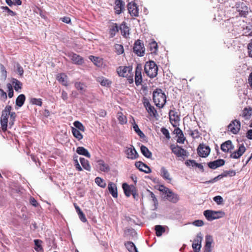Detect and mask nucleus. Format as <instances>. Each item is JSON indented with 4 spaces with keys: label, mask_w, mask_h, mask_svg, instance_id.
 <instances>
[{
    "label": "nucleus",
    "mask_w": 252,
    "mask_h": 252,
    "mask_svg": "<svg viewBox=\"0 0 252 252\" xmlns=\"http://www.w3.org/2000/svg\"><path fill=\"white\" fill-rule=\"evenodd\" d=\"M153 101L156 105L159 108H162L166 103V96L160 89H157L153 92Z\"/></svg>",
    "instance_id": "nucleus-1"
},
{
    "label": "nucleus",
    "mask_w": 252,
    "mask_h": 252,
    "mask_svg": "<svg viewBox=\"0 0 252 252\" xmlns=\"http://www.w3.org/2000/svg\"><path fill=\"white\" fill-rule=\"evenodd\" d=\"M144 71L147 76L153 78L158 74V67L155 62L151 61L146 63Z\"/></svg>",
    "instance_id": "nucleus-2"
},
{
    "label": "nucleus",
    "mask_w": 252,
    "mask_h": 252,
    "mask_svg": "<svg viewBox=\"0 0 252 252\" xmlns=\"http://www.w3.org/2000/svg\"><path fill=\"white\" fill-rule=\"evenodd\" d=\"M11 107L7 106L4 110L2 111V114L0 118V124L1 128L3 131H6L7 129L8 118L10 115V111H11Z\"/></svg>",
    "instance_id": "nucleus-3"
},
{
    "label": "nucleus",
    "mask_w": 252,
    "mask_h": 252,
    "mask_svg": "<svg viewBox=\"0 0 252 252\" xmlns=\"http://www.w3.org/2000/svg\"><path fill=\"white\" fill-rule=\"evenodd\" d=\"M203 214L209 221L222 218L224 215V212L222 211H215L210 210L204 211Z\"/></svg>",
    "instance_id": "nucleus-4"
},
{
    "label": "nucleus",
    "mask_w": 252,
    "mask_h": 252,
    "mask_svg": "<svg viewBox=\"0 0 252 252\" xmlns=\"http://www.w3.org/2000/svg\"><path fill=\"white\" fill-rule=\"evenodd\" d=\"M161 187L164 188V193L166 194V198L168 200L173 203H176L178 201L179 198L177 194L174 193L168 188H166L163 186H161Z\"/></svg>",
    "instance_id": "nucleus-5"
},
{
    "label": "nucleus",
    "mask_w": 252,
    "mask_h": 252,
    "mask_svg": "<svg viewBox=\"0 0 252 252\" xmlns=\"http://www.w3.org/2000/svg\"><path fill=\"white\" fill-rule=\"evenodd\" d=\"M133 51L138 56H143L145 53V47L144 44L140 40L135 41L134 47Z\"/></svg>",
    "instance_id": "nucleus-6"
},
{
    "label": "nucleus",
    "mask_w": 252,
    "mask_h": 252,
    "mask_svg": "<svg viewBox=\"0 0 252 252\" xmlns=\"http://www.w3.org/2000/svg\"><path fill=\"white\" fill-rule=\"evenodd\" d=\"M228 129L234 134H237L241 128L240 122L237 120L232 121L227 126Z\"/></svg>",
    "instance_id": "nucleus-7"
},
{
    "label": "nucleus",
    "mask_w": 252,
    "mask_h": 252,
    "mask_svg": "<svg viewBox=\"0 0 252 252\" xmlns=\"http://www.w3.org/2000/svg\"><path fill=\"white\" fill-rule=\"evenodd\" d=\"M170 149L172 153L179 157H184L188 156V153L186 150L182 148L179 146H175L173 144L171 145Z\"/></svg>",
    "instance_id": "nucleus-8"
},
{
    "label": "nucleus",
    "mask_w": 252,
    "mask_h": 252,
    "mask_svg": "<svg viewBox=\"0 0 252 252\" xmlns=\"http://www.w3.org/2000/svg\"><path fill=\"white\" fill-rule=\"evenodd\" d=\"M203 237L201 233L197 234L196 238L194 239L192 244V247L194 252H199L201 247V242Z\"/></svg>",
    "instance_id": "nucleus-9"
},
{
    "label": "nucleus",
    "mask_w": 252,
    "mask_h": 252,
    "mask_svg": "<svg viewBox=\"0 0 252 252\" xmlns=\"http://www.w3.org/2000/svg\"><path fill=\"white\" fill-rule=\"evenodd\" d=\"M132 72L131 66H119L117 69V72L120 76L127 77L130 76Z\"/></svg>",
    "instance_id": "nucleus-10"
},
{
    "label": "nucleus",
    "mask_w": 252,
    "mask_h": 252,
    "mask_svg": "<svg viewBox=\"0 0 252 252\" xmlns=\"http://www.w3.org/2000/svg\"><path fill=\"white\" fill-rule=\"evenodd\" d=\"M125 152L127 158L129 159H135L138 157V154L132 145L129 147H126Z\"/></svg>",
    "instance_id": "nucleus-11"
},
{
    "label": "nucleus",
    "mask_w": 252,
    "mask_h": 252,
    "mask_svg": "<svg viewBox=\"0 0 252 252\" xmlns=\"http://www.w3.org/2000/svg\"><path fill=\"white\" fill-rule=\"evenodd\" d=\"M210 148L204 144H200L197 148L198 155L203 158L207 157L210 154Z\"/></svg>",
    "instance_id": "nucleus-12"
},
{
    "label": "nucleus",
    "mask_w": 252,
    "mask_h": 252,
    "mask_svg": "<svg viewBox=\"0 0 252 252\" xmlns=\"http://www.w3.org/2000/svg\"><path fill=\"white\" fill-rule=\"evenodd\" d=\"M127 9L128 13L132 17H138L139 16V9L135 2H129L127 4Z\"/></svg>",
    "instance_id": "nucleus-13"
},
{
    "label": "nucleus",
    "mask_w": 252,
    "mask_h": 252,
    "mask_svg": "<svg viewBox=\"0 0 252 252\" xmlns=\"http://www.w3.org/2000/svg\"><path fill=\"white\" fill-rule=\"evenodd\" d=\"M66 55L69 58L72 62L78 65H82L84 63V59L80 56L74 53H68Z\"/></svg>",
    "instance_id": "nucleus-14"
},
{
    "label": "nucleus",
    "mask_w": 252,
    "mask_h": 252,
    "mask_svg": "<svg viewBox=\"0 0 252 252\" xmlns=\"http://www.w3.org/2000/svg\"><path fill=\"white\" fill-rule=\"evenodd\" d=\"M169 120L173 127H176L180 121V118L178 116L177 112L174 110H170L169 113Z\"/></svg>",
    "instance_id": "nucleus-15"
},
{
    "label": "nucleus",
    "mask_w": 252,
    "mask_h": 252,
    "mask_svg": "<svg viewBox=\"0 0 252 252\" xmlns=\"http://www.w3.org/2000/svg\"><path fill=\"white\" fill-rule=\"evenodd\" d=\"M142 68L141 64H137L135 73V82L137 86L141 84L142 81V77L141 75Z\"/></svg>",
    "instance_id": "nucleus-16"
},
{
    "label": "nucleus",
    "mask_w": 252,
    "mask_h": 252,
    "mask_svg": "<svg viewBox=\"0 0 252 252\" xmlns=\"http://www.w3.org/2000/svg\"><path fill=\"white\" fill-rule=\"evenodd\" d=\"M246 151V148L244 146V144H241L239 145V149L236 151L233 152L230 155V158L237 159L239 158L240 157H241L243 154Z\"/></svg>",
    "instance_id": "nucleus-17"
},
{
    "label": "nucleus",
    "mask_w": 252,
    "mask_h": 252,
    "mask_svg": "<svg viewBox=\"0 0 252 252\" xmlns=\"http://www.w3.org/2000/svg\"><path fill=\"white\" fill-rule=\"evenodd\" d=\"M115 12L117 14H121L125 9V3L122 0H116L115 1Z\"/></svg>",
    "instance_id": "nucleus-18"
},
{
    "label": "nucleus",
    "mask_w": 252,
    "mask_h": 252,
    "mask_svg": "<svg viewBox=\"0 0 252 252\" xmlns=\"http://www.w3.org/2000/svg\"><path fill=\"white\" fill-rule=\"evenodd\" d=\"M234 148V145L231 140H227L223 143L220 146L221 150L224 152H231Z\"/></svg>",
    "instance_id": "nucleus-19"
},
{
    "label": "nucleus",
    "mask_w": 252,
    "mask_h": 252,
    "mask_svg": "<svg viewBox=\"0 0 252 252\" xmlns=\"http://www.w3.org/2000/svg\"><path fill=\"white\" fill-rule=\"evenodd\" d=\"M122 188L125 195L127 197L130 196L132 192H133L136 189L133 185H128L126 183L123 184Z\"/></svg>",
    "instance_id": "nucleus-20"
},
{
    "label": "nucleus",
    "mask_w": 252,
    "mask_h": 252,
    "mask_svg": "<svg viewBox=\"0 0 252 252\" xmlns=\"http://www.w3.org/2000/svg\"><path fill=\"white\" fill-rule=\"evenodd\" d=\"M135 166L140 171L145 173H150L151 172V169L146 164L141 161H137L135 163Z\"/></svg>",
    "instance_id": "nucleus-21"
},
{
    "label": "nucleus",
    "mask_w": 252,
    "mask_h": 252,
    "mask_svg": "<svg viewBox=\"0 0 252 252\" xmlns=\"http://www.w3.org/2000/svg\"><path fill=\"white\" fill-rule=\"evenodd\" d=\"M225 163L224 160L219 159L213 161H211L208 163L209 168L212 169H215L223 165Z\"/></svg>",
    "instance_id": "nucleus-22"
},
{
    "label": "nucleus",
    "mask_w": 252,
    "mask_h": 252,
    "mask_svg": "<svg viewBox=\"0 0 252 252\" xmlns=\"http://www.w3.org/2000/svg\"><path fill=\"white\" fill-rule=\"evenodd\" d=\"M96 166L100 171L103 172H108L109 171L110 168L109 165L106 164L103 160L98 159L96 160Z\"/></svg>",
    "instance_id": "nucleus-23"
},
{
    "label": "nucleus",
    "mask_w": 252,
    "mask_h": 252,
    "mask_svg": "<svg viewBox=\"0 0 252 252\" xmlns=\"http://www.w3.org/2000/svg\"><path fill=\"white\" fill-rule=\"evenodd\" d=\"M160 175L164 180H167L169 182L171 181L172 178L170 177V173L168 170L165 167L162 166L161 167L160 170Z\"/></svg>",
    "instance_id": "nucleus-24"
},
{
    "label": "nucleus",
    "mask_w": 252,
    "mask_h": 252,
    "mask_svg": "<svg viewBox=\"0 0 252 252\" xmlns=\"http://www.w3.org/2000/svg\"><path fill=\"white\" fill-rule=\"evenodd\" d=\"M108 189L109 192L114 198H117L118 197L117 188L114 183L110 182L108 185Z\"/></svg>",
    "instance_id": "nucleus-25"
},
{
    "label": "nucleus",
    "mask_w": 252,
    "mask_h": 252,
    "mask_svg": "<svg viewBox=\"0 0 252 252\" xmlns=\"http://www.w3.org/2000/svg\"><path fill=\"white\" fill-rule=\"evenodd\" d=\"M205 241L204 251L211 252V244L213 242L212 237L210 235H207L205 237Z\"/></svg>",
    "instance_id": "nucleus-26"
},
{
    "label": "nucleus",
    "mask_w": 252,
    "mask_h": 252,
    "mask_svg": "<svg viewBox=\"0 0 252 252\" xmlns=\"http://www.w3.org/2000/svg\"><path fill=\"white\" fill-rule=\"evenodd\" d=\"M252 114V108L249 107V108H245L242 111V114L240 115L245 120H248L250 119Z\"/></svg>",
    "instance_id": "nucleus-27"
},
{
    "label": "nucleus",
    "mask_w": 252,
    "mask_h": 252,
    "mask_svg": "<svg viewBox=\"0 0 252 252\" xmlns=\"http://www.w3.org/2000/svg\"><path fill=\"white\" fill-rule=\"evenodd\" d=\"M76 152L80 155H83L89 158L91 157V155L88 151L83 147H77Z\"/></svg>",
    "instance_id": "nucleus-28"
},
{
    "label": "nucleus",
    "mask_w": 252,
    "mask_h": 252,
    "mask_svg": "<svg viewBox=\"0 0 252 252\" xmlns=\"http://www.w3.org/2000/svg\"><path fill=\"white\" fill-rule=\"evenodd\" d=\"M121 31V34L125 37H127L129 35V28L126 25L125 23L122 24L119 28Z\"/></svg>",
    "instance_id": "nucleus-29"
},
{
    "label": "nucleus",
    "mask_w": 252,
    "mask_h": 252,
    "mask_svg": "<svg viewBox=\"0 0 252 252\" xmlns=\"http://www.w3.org/2000/svg\"><path fill=\"white\" fill-rule=\"evenodd\" d=\"M141 152L143 155L148 158H151L152 157V153L144 145H142L140 147Z\"/></svg>",
    "instance_id": "nucleus-30"
},
{
    "label": "nucleus",
    "mask_w": 252,
    "mask_h": 252,
    "mask_svg": "<svg viewBox=\"0 0 252 252\" xmlns=\"http://www.w3.org/2000/svg\"><path fill=\"white\" fill-rule=\"evenodd\" d=\"M147 191L149 193L148 196H149V199H152V200L153 201V202L154 203V208H153V210H155L157 209L158 206V200H157L155 195L154 194V193L153 192L150 191L149 190H148Z\"/></svg>",
    "instance_id": "nucleus-31"
},
{
    "label": "nucleus",
    "mask_w": 252,
    "mask_h": 252,
    "mask_svg": "<svg viewBox=\"0 0 252 252\" xmlns=\"http://www.w3.org/2000/svg\"><path fill=\"white\" fill-rule=\"evenodd\" d=\"M57 80L64 86H67V76L64 73L58 74L57 76Z\"/></svg>",
    "instance_id": "nucleus-32"
},
{
    "label": "nucleus",
    "mask_w": 252,
    "mask_h": 252,
    "mask_svg": "<svg viewBox=\"0 0 252 252\" xmlns=\"http://www.w3.org/2000/svg\"><path fill=\"white\" fill-rule=\"evenodd\" d=\"M80 161L81 165L85 169L89 171H91V167L88 160L83 158H80Z\"/></svg>",
    "instance_id": "nucleus-33"
},
{
    "label": "nucleus",
    "mask_w": 252,
    "mask_h": 252,
    "mask_svg": "<svg viewBox=\"0 0 252 252\" xmlns=\"http://www.w3.org/2000/svg\"><path fill=\"white\" fill-rule=\"evenodd\" d=\"M25 99H26V97L24 94H20L16 98V104L18 107H22L24 103Z\"/></svg>",
    "instance_id": "nucleus-34"
},
{
    "label": "nucleus",
    "mask_w": 252,
    "mask_h": 252,
    "mask_svg": "<svg viewBox=\"0 0 252 252\" xmlns=\"http://www.w3.org/2000/svg\"><path fill=\"white\" fill-rule=\"evenodd\" d=\"M75 87L76 89L80 91L81 94H83L86 91V86L80 82H76L75 83Z\"/></svg>",
    "instance_id": "nucleus-35"
},
{
    "label": "nucleus",
    "mask_w": 252,
    "mask_h": 252,
    "mask_svg": "<svg viewBox=\"0 0 252 252\" xmlns=\"http://www.w3.org/2000/svg\"><path fill=\"white\" fill-rule=\"evenodd\" d=\"M117 119L119 122V123L121 125H124L126 123L127 119L125 115H124L122 112H119L117 115Z\"/></svg>",
    "instance_id": "nucleus-36"
},
{
    "label": "nucleus",
    "mask_w": 252,
    "mask_h": 252,
    "mask_svg": "<svg viewBox=\"0 0 252 252\" xmlns=\"http://www.w3.org/2000/svg\"><path fill=\"white\" fill-rule=\"evenodd\" d=\"M119 28L117 24H113L110 27V34L111 37H113L116 32L119 31Z\"/></svg>",
    "instance_id": "nucleus-37"
},
{
    "label": "nucleus",
    "mask_w": 252,
    "mask_h": 252,
    "mask_svg": "<svg viewBox=\"0 0 252 252\" xmlns=\"http://www.w3.org/2000/svg\"><path fill=\"white\" fill-rule=\"evenodd\" d=\"M126 249L130 252H138L137 248L134 244L131 242H127L125 244Z\"/></svg>",
    "instance_id": "nucleus-38"
},
{
    "label": "nucleus",
    "mask_w": 252,
    "mask_h": 252,
    "mask_svg": "<svg viewBox=\"0 0 252 252\" xmlns=\"http://www.w3.org/2000/svg\"><path fill=\"white\" fill-rule=\"evenodd\" d=\"M155 229L156 230V235L158 237L161 236L162 233L165 231V228L160 225H156Z\"/></svg>",
    "instance_id": "nucleus-39"
},
{
    "label": "nucleus",
    "mask_w": 252,
    "mask_h": 252,
    "mask_svg": "<svg viewBox=\"0 0 252 252\" xmlns=\"http://www.w3.org/2000/svg\"><path fill=\"white\" fill-rule=\"evenodd\" d=\"M71 130L73 136L78 140H81L83 138V135L78 129L72 127Z\"/></svg>",
    "instance_id": "nucleus-40"
},
{
    "label": "nucleus",
    "mask_w": 252,
    "mask_h": 252,
    "mask_svg": "<svg viewBox=\"0 0 252 252\" xmlns=\"http://www.w3.org/2000/svg\"><path fill=\"white\" fill-rule=\"evenodd\" d=\"M95 182L98 186L102 188H104L106 186L105 181L102 178L98 177L95 178Z\"/></svg>",
    "instance_id": "nucleus-41"
},
{
    "label": "nucleus",
    "mask_w": 252,
    "mask_h": 252,
    "mask_svg": "<svg viewBox=\"0 0 252 252\" xmlns=\"http://www.w3.org/2000/svg\"><path fill=\"white\" fill-rule=\"evenodd\" d=\"M133 128L134 129V130L141 138H143L144 137V134L139 128L138 125L135 122H134V124H133Z\"/></svg>",
    "instance_id": "nucleus-42"
},
{
    "label": "nucleus",
    "mask_w": 252,
    "mask_h": 252,
    "mask_svg": "<svg viewBox=\"0 0 252 252\" xmlns=\"http://www.w3.org/2000/svg\"><path fill=\"white\" fill-rule=\"evenodd\" d=\"M0 8L3 10V12L7 13V16H14L16 15V12L10 9L7 6H1Z\"/></svg>",
    "instance_id": "nucleus-43"
},
{
    "label": "nucleus",
    "mask_w": 252,
    "mask_h": 252,
    "mask_svg": "<svg viewBox=\"0 0 252 252\" xmlns=\"http://www.w3.org/2000/svg\"><path fill=\"white\" fill-rule=\"evenodd\" d=\"M97 81L103 86H107L111 84V81L103 77H99Z\"/></svg>",
    "instance_id": "nucleus-44"
},
{
    "label": "nucleus",
    "mask_w": 252,
    "mask_h": 252,
    "mask_svg": "<svg viewBox=\"0 0 252 252\" xmlns=\"http://www.w3.org/2000/svg\"><path fill=\"white\" fill-rule=\"evenodd\" d=\"M30 103L39 106H41L42 104V99L41 98H32L30 100Z\"/></svg>",
    "instance_id": "nucleus-45"
},
{
    "label": "nucleus",
    "mask_w": 252,
    "mask_h": 252,
    "mask_svg": "<svg viewBox=\"0 0 252 252\" xmlns=\"http://www.w3.org/2000/svg\"><path fill=\"white\" fill-rule=\"evenodd\" d=\"M74 126L75 127L76 129H78L79 130L84 131H85V127L82 125L81 123H80L79 121H75L73 123Z\"/></svg>",
    "instance_id": "nucleus-46"
},
{
    "label": "nucleus",
    "mask_w": 252,
    "mask_h": 252,
    "mask_svg": "<svg viewBox=\"0 0 252 252\" xmlns=\"http://www.w3.org/2000/svg\"><path fill=\"white\" fill-rule=\"evenodd\" d=\"M12 83L14 84V89L17 91L22 88V83L16 79H13Z\"/></svg>",
    "instance_id": "nucleus-47"
},
{
    "label": "nucleus",
    "mask_w": 252,
    "mask_h": 252,
    "mask_svg": "<svg viewBox=\"0 0 252 252\" xmlns=\"http://www.w3.org/2000/svg\"><path fill=\"white\" fill-rule=\"evenodd\" d=\"M146 110L151 116H153L155 117H156L157 112L154 106H151V107H148Z\"/></svg>",
    "instance_id": "nucleus-48"
},
{
    "label": "nucleus",
    "mask_w": 252,
    "mask_h": 252,
    "mask_svg": "<svg viewBox=\"0 0 252 252\" xmlns=\"http://www.w3.org/2000/svg\"><path fill=\"white\" fill-rule=\"evenodd\" d=\"M16 68L17 73L20 76H22L24 73V70L23 67L20 65L19 63H17L15 66Z\"/></svg>",
    "instance_id": "nucleus-49"
},
{
    "label": "nucleus",
    "mask_w": 252,
    "mask_h": 252,
    "mask_svg": "<svg viewBox=\"0 0 252 252\" xmlns=\"http://www.w3.org/2000/svg\"><path fill=\"white\" fill-rule=\"evenodd\" d=\"M150 48L151 51L155 53L158 49V45L156 41H153L150 44Z\"/></svg>",
    "instance_id": "nucleus-50"
},
{
    "label": "nucleus",
    "mask_w": 252,
    "mask_h": 252,
    "mask_svg": "<svg viewBox=\"0 0 252 252\" xmlns=\"http://www.w3.org/2000/svg\"><path fill=\"white\" fill-rule=\"evenodd\" d=\"M115 47L117 53L118 55L122 54L124 53V48L122 45L117 44L115 45Z\"/></svg>",
    "instance_id": "nucleus-51"
},
{
    "label": "nucleus",
    "mask_w": 252,
    "mask_h": 252,
    "mask_svg": "<svg viewBox=\"0 0 252 252\" xmlns=\"http://www.w3.org/2000/svg\"><path fill=\"white\" fill-rule=\"evenodd\" d=\"M243 8L242 10H241L240 9H239L238 10V11L240 13V14L242 16L245 17L248 13L249 8L247 6H245L244 8Z\"/></svg>",
    "instance_id": "nucleus-52"
},
{
    "label": "nucleus",
    "mask_w": 252,
    "mask_h": 252,
    "mask_svg": "<svg viewBox=\"0 0 252 252\" xmlns=\"http://www.w3.org/2000/svg\"><path fill=\"white\" fill-rule=\"evenodd\" d=\"M161 132L164 135H165L167 139H169L170 138V133L167 129L165 127H162L161 128Z\"/></svg>",
    "instance_id": "nucleus-53"
},
{
    "label": "nucleus",
    "mask_w": 252,
    "mask_h": 252,
    "mask_svg": "<svg viewBox=\"0 0 252 252\" xmlns=\"http://www.w3.org/2000/svg\"><path fill=\"white\" fill-rule=\"evenodd\" d=\"M213 200L218 205L221 204L223 202V200L222 197L220 195L215 196L213 198Z\"/></svg>",
    "instance_id": "nucleus-54"
},
{
    "label": "nucleus",
    "mask_w": 252,
    "mask_h": 252,
    "mask_svg": "<svg viewBox=\"0 0 252 252\" xmlns=\"http://www.w3.org/2000/svg\"><path fill=\"white\" fill-rule=\"evenodd\" d=\"M189 134L193 138H198L199 137V134L198 130H190Z\"/></svg>",
    "instance_id": "nucleus-55"
},
{
    "label": "nucleus",
    "mask_w": 252,
    "mask_h": 252,
    "mask_svg": "<svg viewBox=\"0 0 252 252\" xmlns=\"http://www.w3.org/2000/svg\"><path fill=\"white\" fill-rule=\"evenodd\" d=\"M7 88L8 89V96L11 98L13 96L14 92L12 87V86L10 84L8 83L7 84Z\"/></svg>",
    "instance_id": "nucleus-56"
},
{
    "label": "nucleus",
    "mask_w": 252,
    "mask_h": 252,
    "mask_svg": "<svg viewBox=\"0 0 252 252\" xmlns=\"http://www.w3.org/2000/svg\"><path fill=\"white\" fill-rule=\"evenodd\" d=\"M40 241L39 240H34V243L35 245V250L36 251H39L42 249V247L40 244Z\"/></svg>",
    "instance_id": "nucleus-57"
},
{
    "label": "nucleus",
    "mask_w": 252,
    "mask_h": 252,
    "mask_svg": "<svg viewBox=\"0 0 252 252\" xmlns=\"http://www.w3.org/2000/svg\"><path fill=\"white\" fill-rule=\"evenodd\" d=\"M196 163H197V162H196V161L194 160H190V159L187 160L185 162V164L187 166H191L192 167L195 166Z\"/></svg>",
    "instance_id": "nucleus-58"
},
{
    "label": "nucleus",
    "mask_w": 252,
    "mask_h": 252,
    "mask_svg": "<svg viewBox=\"0 0 252 252\" xmlns=\"http://www.w3.org/2000/svg\"><path fill=\"white\" fill-rule=\"evenodd\" d=\"M192 224L196 226H202L204 225V222L202 220H196L192 222Z\"/></svg>",
    "instance_id": "nucleus-59"
},
{
    "label": "nucleus",
    "mask_w": 252,
    "mask_h": 252,
    "mask_svg": "<svg viewBox=\"0 0 252 252\" xmlns=\"http://www.w3.org/2000/svg\"><path fill=\"white\" fill-rule=\"evenodd\" d=\"M78 215L79 216V219L82 222H85L87 221V219L83 212H80V213L78 214Z\"/></svg>",
    "instance_id": "nucleus-60"
},
{
    "label": "nucleus",
    "mask_w": 252,
    "mask_h": 252,
    "mask_svg": "<svg viewBox=\"0 0 252 252\" xmlns=\"http://www.w3.org/2000/svg\"><path fill=\"white\" fill-rule=\"evenodd\" d=\"M89 59L91 60L96 65L98 66L99 64L97 63L98 58L94 56H90Z\"/></svg>",
    "instance_id": "nucleus-61"
},
{
    "label": "nucleus",
    "mask_w": 252,
    "mask_h": 252,
    "mask_svg": "<svg viewBox=\"0 0 252 252\" xmlns=\"http://www.w3.org/2000/svg\"><path fill=\"white\" fill-rule=\"evenodd\" d=\"M222 177V176L221 175H219L218 176L214 178V179H213L211 180H209L206 182L208 183H213L217 181L218 180L220 179Z\"/></svg>",
    "instance_id": "nucleus-62"
},
{
    "label": "nucleus",
    "mask_w": 252,
    "mask_h": 252,
    "mask_svg": "<svg viewBox=\"0 0 252 252\" xmlns=\"http://www.w3.org/2000/svg\"><path fill=\"white\" fill-rule=\"evenodd\" d=\"M248 48L249 50V56L252 57V40L251 41L250 43L249 44L248 46Z\"/></svg>",
    "instance_id": "nucleus-63"
},
{
    "label": "nucleus",
    "mask_w": 252,
    "mask_h": 252,
    "mask_svg": "<svg viewBox=\"0 0 252 252\" xmlns=\"http://www.w3.org/2000/svg\"><path fill=\"white\" fill-rule=\"evenodd\" d=\"M246 137L250 140H252V129L248 130L246 133Z\"/></svg>",
    "instance_id": "nucleus-64"
}]
</instances>
